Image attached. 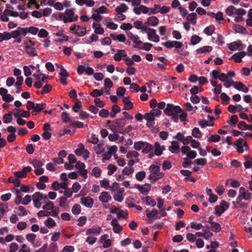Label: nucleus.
<instances>
[{
  "instance_id": "1",
  "label": "nucleus",
  "mask_w": 252,
  "mask_h": 252,
  "mask_svg": "<svg viewBox=\"0 0 252 252\" xmlns=\"http://www.w3.org/2000/svg\"><path fill=\"white\" fill-rule=\"evenodd\" d=\"M161 5L160 4H155L152 7H148L145 5H140V6L134 7L133 9V12L137 15L141 13L144 14L155 15L160 12Z\"/></svg>"
},
{
  "instance_id": "43",
  "label": "nucleus",
  "mask_w": 252,
  "mask_h": 252,
  "mask_svg": "<svg viewBox=\"0 0 252 252\" xmlns=\"http://www.w3.org/2000/svg\"><path fill=\"white\" fill-rule=\"evenodd\" d=\"M207 160L206 158H198L194 160L193 163L198 166L203 167L207 164Z\"/></svg>"
},
{
  "instance_id": "5",
  "label": "nucleus",
  "mask_w": 252,
  "mask_h": 252,
  "mask_svg": "<svg viewBox=\"0 0 252 252\" xmlns=\"http://www.w3.org/2000/svg\"><path fill=\"white\" fill-rule=\"evenodd\" d=\"M160 168L157 165H152L149 167V170L151 173L150 178L154 180L160 179L163 177V174L159 172Z\"/></svg>"
},
{
  "instance_id": "6",
  "label": "nucleus",
  "mask_w": 252,
  "mask_h": 252,
  "mask_svg": "<svg viewBox=\"0 0 252 252\" xmlns=\"http://www.w3.org/2000/svg\"><path fill=\"white\" fill-rule=\"evenodd\" d=\"M182 112V109L179 106H175L172 104L168 103L166 107L164 109V112L167 115L178 114Z\"/></svg>"
},
{
  "instance_id": "62",
  "label": "nucleus",
  "mask_w": 252,
  "mask_h": 252,
  "mask_svg": "<svg viewBox=\"0 0 252 252\" xmlns=\"http://www.w3.org/2000/svg\"><path fill=\"white\" fill-rule=\"evenodd\" d=\"M46 105L45 103L34 104V112H39L46 108Z\"/></svg>"
},
{
  "instance_id": "24",
  "label": "nucleus",
  "mask_w": 252,
  "mask_h": 252,
  "mask_svg": "<svg viewBox=\"0 0 252 252\" xmlns=\"http://www.w3.org/2000/svg\"><path fill=\"white\" fill-rule=\"evenodd\" d=\"M158 19L155 16L148 17L145 22V24L152 27H157L158 25Z\"/></svg>"
},
{
  "instance_id": "61",
  "label": "nucleus",
  "mask_w": 252,
  "mask_h": 252,
  "mask_svg": "<svg viewBox=\"0 0 252 252\" xmlns=\"http://www.w3.org/2000/svg\"><path fill=\"white\" fill-rule=\"evenodd\" d=\"M220 140V135L217 134L211 135L208 139V142H212L214 143L218 142Z\"/></svg>"
},
{
  "instance_id": "44",
  "label": "nucleus",
  "mask_w": 252,
  "mask_h": 252,
  "mask_svg": "<svg viewBox=\"0 0 252 252\" xmlns=\"http://www.w3.org/2000/svg\"><path fill=\"white\" fill-rule=\"evenodd\" d=\"M101 227H98L97 228H92L88 229L86 231V234L87 235H91L92 234L98 235L101 232Z\"/></svg>"
},
{
  "instance_id": "16",
  "label": "nucleus",
  "mask_w": 252,
  "mask_h": 252,
  "mask_svg": "<svg viewBox=\"0 0 252 252\" xmlns=\"http://www.w3.org/2000/svg\"><path fill=\"white\" fill-rule=\"evenodd\" d=\"M219 79L223 83L224 86L227 88H229L232 85V83H233L232 79L228 78L227 74L221 72Z\"/></svg>"
},
{
  "instance_id": "42",
  "label": "nucleus",
  "mask_w": 252,
  "mask_h": 252,
  "mask_svg": "<svg viewBox=\"0 0 252 252\" xmlns=\"http://www.w3.org/2000/svg\"><path fill=\"white\" fill-rule=\"evenodd\" d=\"M206 193L209 196V201L210 202L215 203L217 201L218 196L212 192V190H206Z\"/></svg>"
},
{
  "instance_id": "48",
  "label": "nucleus",
  "mask_w": 252,
  "mask_h": 252,
  "mask_svg": "<svg viewBox=\"0 0 252 252\" xmlns=\"http://www.w3.org/2000/svg\"><path fill=\"white\" fill-rule=\"evenodd\" d=\"M147 216L149 218H152L155 217L156 219H159L160 217L157 216V215L158 214V211L156 209H153L151 212H149L147 210Z\"/></svg>"
},
{
  "instance_id": "57",
  "label": "nucleus",
  "mask_w": 252,
  "mask_h": 252,
  "mask_svg": "<svg viewBox=\"0 0 252 252\" xmlns=\"http://www.w3.org/2000/svg\"><path fill=\"white\" fill-rule=\"evenodd\" d=\"M3 122L5 124L10 123L12 121V116L11 113L5 114L2 118Z\"/></svg>"
},
{
  "instance_id": "54",
  "label": "nucleus",
  "mask_w": 252,
  "mask_h": 252,
  "mask_svg": "<svg viewBox=\"0 0 252 252\" xmlns=\"http://www.w3.org/2000/svg\"><path fill=\"white\" fill-rule=\"evenodd\" d=\"M125 190H119L116 194H114L113 197L115 200L122 202L123 200V194Z\"/></svg>"
},
{
  "instance_id": "39",
  "label": "nucleus",
  "mask_w": 252,
  "mask_h": 252,
  "mask_svg": "<svg viewBox=\"0 0 252 252\" xmlns=\"http://www.w3.org/2000/svg\"><path fill=\"white\" fill-rule=\"evenodd\" d=\"M128 8L126 4L122 3L116 7L115 11L117 13H123L126 12Z\"/></svg>"
},
{
  "instance_id": "20",
  "label": "nucleus",
  "mask_w": 252,
  "mask_h": 252,
  "mask_svg": "<svg viewBox=\"0 0 252 252\" xmlns=\"http://www.w3.org/2000/svg\"><path fill=\"white\" fill-rule=\"evenodd\" d=\"M32 169L31 167L26 166L24 167L21 171H15L14 174L17 178H23L26 177L27 173L30 172Z\"/></svg>"
},
{
  "instance_id": "32",
  "label": "nucleus",
  "mask_w": 252,
  "mask_h": 252,
  "mask_svg": "<svg viewBox=\"0 0 252 252\" xmlns=\"http://www.w3.org/2000/svg\"><path fill=\"white\" fill-rule=\"evenodd\" d=\"M127 54L124 50H119L114 55V59L116 61H120L123 57H126Z\"/></svg>"
},
{
  "instance_id": "21",
  "label": "nucleus",
  "mask_w": 252,
  "mask_h": 252,
  "mask_svg": "<svg viewBox=\"0 0 252 252\" xmlns=\"http://www.w3.org/2000/svg\"><path fill=\"white\" fill-rule=\"evenodd\" d=\"M68 75L69 74L63 66H61L59 79L62 84L65 85L66 84V79Z\"/></svg>"
},
{
  "instance_id": "17",
  "label": "nucleus",
  "mask_w": 252,
  "mask_h": 252,
  "mask_svg": "<svg viewBox=\"0 0 252 252\" xmlns=\"http://www.w3.org/2000/svg\"><path fill=\"white\" fill-rule=\"evenodd\" d=\"M54 35L57 37V38L54 39V41L56 42L62 43L69 40L68 36L63 33V32H57L55 33Z\"/></svg>"
},
{
  "instance_id": "33",
  "label": "nucleus",
  "mask_w": 252,
  "mask_h": 252,
  "mask_svg": "<svg viewBox=\"0 0 252 252\" xmlns=\"http://www.w3.org/2000/svg\"><path fill=\"white\" fill-rule=\"evenodd\" d=\"M237 126L238 128L242 130H252V125H247L244 121L240 122Z\"/></svg>"
},
{
  "instance_id": "63",
  "label": "nucleus",
  "mask_w": 252,
  "mask_h": 252,
  "mask_svg": "<svg viewBox=\"0 0 252 252\" xmlns=\"http://www.w3.org/2000/svg\"><path fill=\"white\" fill-rule=\"evenodd\" d=\"M101 174V170L98 167H94L92 171V175L95 177H99Z\"/></svg>"
},
{
  "instance_id": "49",
  "label": "nucleus",
  "mask_w": 252,
  "mask_h": 252,
  "mask_svg": "<svg viewBox=\"0 0 252 252\" xmlns=\"http://www.w3.org/2000/svg\"><path fill=\"white\" fill-rule=\"evenodd\" d=\"M25 50L32 47L34 45V42L30 39L26 38L23 41Z\"/></svg>"
},
{
  "instance_id": "27",
  "label": "nucleus",
  "mask_w": 252,
  "mask_h": 252,
  "mask_svg": "<svg viewBox=\"0 0 252 252\" xmlns=\"http://www.w3.org/2000/svg\"><path fill=\"white\" fill-rule=\"evenodd\" d=\"M81 203L88 208H92L93 205V200L90 197H83L81 198Z\"/></svg>"
},
{
  "instance_id": "45",
  "label": "nucleus",
  "mask_w": 252,
  "mask_h": 252,
  "mask_svg": "<svg viewBox=\"0 0 252 252\" xmlns=\"http://www.w3.org/2000/svg\"><path fill=\"white\" fill-rule=\"evenodd\" d=\"M91 18L95 21H98L101 20V19L102 18V16L99 13V12L96 9V8H93L92 9V16Z\"/></svg>"
},
{
  "instance_id": "18",
  "label": "nucleus",
  "mask_w": 252,
  "mask_h": 252,
  "mask_svg": "<svg viewBox=\"0 0 252 252\" xmlns=\"http://www.w3.org/2000/svg\"><path fill=\"white\" fill-rule=\"evenodd\" d=\"M128 37L134 43V47L141 49L142 41L139 39V37L137 35L134 34L131 32L127 33Z\"/></svg>"
},
{
  "instance_id": "58",
  "label": "nucleus",
  "mask_w": 252,
  "mask_h": 252,
  "mask_svg": "<svg viewBox=\"0 0 252 252\" xmlns=\"http://www.w3.org/2000/svg\"><path fill=\"white\" fill-rule=\"evenodd\" d=\"M144 145L142 150V152L144 153H148L153 149V146L149 143L145 142Z\"/></svg>"
},
{
  "instance_id": "34",
  "label": "nucleus",
  "mask_w": 252,
  "mask_h": 252,
  "mask_svg": "<svg viewBox=\"0 0 252 252\" xmlns=\"http://www.w3.org/2000/svg\"><path fill=\"white\" fill-rule=\"evenodd\" d=\"M30 112L27 111H24L22 109H17V112L14 114L15 118H18L20 116L22 117L28 118L30 116Z\"/></svg>"
},
{
  "instance_id": "13",
  "label": "nucleus",
  "mask_w": 252,
  "mask_h": 252,
  "mask_svg": "<svg viewBox=\"0 0 252 252\" xmlns=\"http://www.w3.org/2000/svg\"><path fill=\"white\" fill-rule=\"evenodd\" d=\"M147 33L149 40L157 43L159 41V36L157 34L156 30L150 29L147 32Z\"/></svg>"
},
{
  "instance_id": "7",
  "label": "nucleus",
  "mask_w": 252,
  "mask_h": 252,
  "mask_svg": "<svg viewBox=\"0 0 252 252\" xmlns=\"http://www.w3.org/2000/svg\"><path fill=\"white\" fill-rule=\"evenodd\" d=\"M70 31L72 34H75L78 36L82 37L85 35L87 32L85 27L74 25L70 28Z\"/></svg>"
},
{
  "instance_id": "51",
  "label": "nucleus",
  "mask_w": 252,
  "mask_h": 252,
  "mask_svg": "<svg viewBox=\"0 0 252 252\" xmlns=\"http://www.w3.org/2000/svg\"><path fill=\"white\" fill-rule=\"evenodd\" d=\"M36 237V235L34 233H29L26 235V238L27 240L30 242H31L33 245L34 247H37L38 245H34V241L35 239V238Z\"/></svg>"
},
{
  "instance_id": "23",
  "label": "nucleus",
  "mask_w": 252,
  "mask_h": 252,
  "mask_svg": "<svg viewBox=\"0 0 252 252\" xmlns=\"http://www.w3.org/2000/svg\"><path fill=\"white\" fill-rule=\"evenodd\" d=\"M69 182L62 181L61 183L54 182L52 185V189H67L68 188Z\"/></svg>"
},
{
  "instance_id": "8",
  "label": "nucleus",
  "mask_w": 252,
  "mask_h": 252,
  "mask_svg": "<svg viewBox=\"0 0 252 252\" xmlns=\"http://www.w3.org/2000/svg\"><path fill=\"white\" fill-rule=\"evenodd\" d=\"M181 150L182 154L187 156L186 158L193 159L196 158L197 156L196 152L192 150L188 146H182Z\"/></svg>"
},
{
  "instance_id": "35",
  "label": "nucleus",
  "mask_w": 252,
  "mask_h": 252,
  "mask_svg": "<svg viewBox=\"0 0 252 252\" xmlns=\"http://www.w3.org/2000/svg\"><path fill=\"white\" fill-rule=\"evenodd\" d=\"M232 29L234 31L236 32L241 33V34H246L247 31L245 28L244 27L238 25V24H234L232 26Z\"/></svg>"
},
{
  "instance_id": "46",
  "label": "nucleus",
  "mask_w": 252,
  "mask_h": 252,
  "mask_svg": "<svg viewBox=\"0 0 252 252\" xmlns=\"http://www.w3.org/2000/svg\"><path fill=\"white\" fill-rule=\"evenodd\" d=\"M25 32V35L30 32L32 34L35 35L38 33V29L34 27H30L29 28H24Z\"/></svg>"
},
{
  "instance_id": "19",
  "label": "nucleus",
  "mask_w": 252,
  "mask_h": 252,
  "mask_svg": "<svg viewBox=\"0 0 252 252\" xmlns=\"http://www.w3.org/2000/svg\"><path fill=\"white\" fill-rule=\"evenodd\" d=\"M25 32L24 29L23 28L19 27L16 30L9 32L10 39L11 38H16L20 36H25Z\"/></svg>"
},
{
  "instance_id": "12",
  "label": "nucleus",
  "mask_w": 252,
  "mask_h": 252,
  "mask_svg": "<svg viewBox=\"0 0 252 252\" xmlns=\"http://www.w3.org/2000/svg\"><path fill=\"white\" fill-rule=\"evenodd\" d=\"M77 73L80 75L83 74L84 72H85L86 74L88 75H92L94 72V70L92 67L90 66L85 67L83 65H78L77 69Z\"/></svg>"
},
{
  "instance_id": "22",
  "label": "nucleus",
  "mask_w": 252,
  "mask_h": 252,
  "mask_svg": "<svg viewBox=\"0 0 252 252\" xmlns=\"http://www.w3.org/2000/svg\"><path fill=\"white\" fill-rule=\"evenodd\" d=\"M231 86H233L235 89L239 91H242L244 93H248L249 91L248 88L240 82L233 81Z\"/></svg>"
},
{
  "instance_id": "41",
  "label": "nucleus",
  "mask_w": 252,
  "mask_h": 252,
  "mask_svg": "<svg viewBox=\"0 0 252 252\" xmlns=\"http://www.w3.org/2000/svg\"><path fill=\"white\" fill-rule=\"evenodd\" d=\"M123 101L125 103V109L129 110L133 107V103L129 100V98L128 97H125L123 98Z\"/></svg>"
},
{
  "instance_id": "55",
  "label": "nucleus",
  "mask_w": 252,
  "mask_h": 252,
  "mask_svg": "<svg viewBox=\"0 0 252 252\" xmlns=\"http://www.w3.org/2000/svg\"><path fill=\"white\" fill-rule=\"evenodd\" d=\"M43 198L47 199V196L46 195L44 196L42 193H41L39 192H36L33 194L32 196L33 201H34L35 200H36V199H37L38 201H40Z\"/></svg>"
},
{
  "instance_id": "64",
  "label": "nucleus",
  "mask_w": 252,
  "mask_h": 252,
  "mask_svg": "<svg viewBox=\"0 0 252 252\" xmlns=\"http://www.w3.org/2000/svg\"><path fill=\"white\" fill-rule=\"evenodd\" d=\"M72 212L75 215H79L81 212V206L79 204H75L72 208Z\"/></svg>"
},
{
  "instance_id": "14",
  "label": "nucleus",
  "mask_w": 252,
  "mask_h": 252,
  "mask_svg": "<svg viewBox=\"0 0 252 252\" xmlns=\"http://www.w3.org/2000/svg\"><path fill=\"white\" fill-rule=\"evenodd\" d=\"M75 166L78 170L80 174L83 177L84 179H86L87 178V171L85 169L86 167L85 164L84 163L78 161L76 162Z\"/></svg>"
},
{
  "instance_id": "15",
  "label": "nucleus",
  "mask_w": 252,
  "mask_h": 252,
  "mask_svg": "<svg viewBox=\"0 0 252 252\" xmlns=\"http://www.w3.org/2000/svg\"><path fill=\"white\" fill-rule=\"evenodd\" d=\"M227 46L229 49L231 51L242 50L245 48V46L243 45L240 40H237L228 44Z\"/></svg>"
},
{
  "instance_id": "3",
  "label": "nucleus",
  "mask_w": 252,
  "mask_h": 252,
  "mask_svg": "<svg viewBox=\"0 0 252 252\" xmlns=\"http://www.w3.org/2000/svg\"><path fill=\"white\" fill-rule=\"evenodd\" d=\"M33 76L35 79V82L34 86L37 89L41 88L46 79H47L49 76L45 74L39 72V73H34Z\"/></svg>"
},
{
  "instance_id": "38",
  "label": "nucleus",
  "mask_w": 252,
  "mask_h": 252,
  "mask_svg": "<svg viewBox=\"0 0 252 252\" xmlns=\"http://www.w3.org/2000/svg\"><path fill=\"white\" fill-rule=\"evenodd\" d=\"M93 28L94 29V32L97 34H103L104 32V29L101 27L99 24L94 23Z\"/></svg>"
},
{
  "instance_id": "47",
  "label": "nucleus",
  "mask_w": 252,
  "mask_h": 252,
  "mask_svg": "<svg viewBox=\"0 0 252 252\" xmlns=\"http://www.w3.org/2000/svg\"><path fill=\"white\" fill-rule=\"evenodd\" d=\"M212 47L210 46H203L196 50L197 54H201L203 53L210 52L212 50Z\"/></svg>"
},
{
  "instance_id": "4",
  "label": "nucleus",
  "mask_w": 252,
  "mask_h": 252,
  "mask_svg": "<svg viewBox=\"0 0 252 252\" xmlns=\"http://www.w3.org/2000/svg\"><path fill=\"white\" fill-rule=\"evenodd\" d=\"M18 14L16 11L13 10V8L11 5L6 4V9H5L2 14L0 17L2 21L4 22H7L9 20L8 16H11L13 17H17Z\"/></svg>"
},
{
  "instance_id": "10",
  "label": "nucleus",
  "mask_w": 252,
  "mask_h": 252,
  "mask_svg": "<svg viewBox=\"0 0 252 252\" xmlns=\"http://www.w3.org/2000/svg\"><path fill=\"white\" fill-rule=\"evenodd\" d=\"M75 153L78 156H82L85 160L89 157L90 154L87 149H85L83 144L79 145V148L75 150Z\"/></svg>"
},
{
  "instance_id": "50",
  "label": "nucleus",
  "mask_w": 252,
  "mask_h": 252,
  "mask_svg": "<svg viewBox=\"0 0 252 252\" xmlns=\"http://www.w3.org/2000/svg\"><path fill=\"white\" fill-rule=\"evenodd\" d=\"M113 156L118 165L122 167H123L125 165L126 161L124 158L122 157H119L116 154L114 155Z\"/></svg>"
},
{
  "instance_id": "28",
  "label": "nucleus",
  "mask_w": 252,
  "mask_h": 252,
  "mask_svg": "<svg viewBox=\"0 0 252 252\" xmlns=\"http://www.w3.org/2000/svg\"><path fill=\"white\" fill-rule=\"evenodd\" d=\"M99 199L103 203H106L112 199V197L107 192L103 191L99 196Z\"/></svg>"
},
{
  "instance_id": "40",
  "label": "nucleus",
  "mask_w": 252,
  "mask_h": 252,
  "mask_svg": "<svg viewBox=\"0 0 252 252\" xmlns=\"http://www.w3.org/2000/svg\"><path fill=\"white\" fill-rule=\"evenodd\" d=\"M239 194L244 200H249L251 198V193L249 190H240Z\"/></svg>"
},
{
  "instance_id": "9",
  "label": "nucleus",
  "mask_w": 252,
  "mask_h": 252,
  "mask_svg": "<svg viewBox=\"0 0 252 252\" xmlns=\"http://www.w3.org/2000/svg\"><path fill=\"white\" fill-rule=\"evenodd\" d=\"M237 152L243 153L245 150H248L249 147L247 142L243 138H239L235 144Z\"/></svg>"
},
{
  "instance_id": "52",
  "label": "nucleus",
  "mask_w": 252,
  "mask_h": 252,
  "mask_svg": "<svg viewBox=\"0 0 252 252\" xmlns=\"http://www.w3.org/2000/svg\"><path fill=\"white\" fill-rule=\"evenodd\" d=\"M191 134L194 137L198 139L201 138L202 135L201 132L197 127H194L192 129Z\"/></svg>"
},
{
  "instance_id": "31",
  "label": "nucleus",
  "mask_w": 252,
  "mask_h": 252,
  "mask_svg": "<svg viewBox=\"0 0 252 252\" xmlns=\"http://www.w3.org/2000/svg\"><path fill=\"white\" fill-rule=\"evenodd\" d=\"M246 56V53L244 51L240 52L234 54L230 58L233 59L236 63H240L242 61V58Z\"/></svg>"
},
{
  "instance_id": "59",
  "label": "nucleus",
  "mask_w": 252,
  "mask_h": 252,
  "mask_svg": "<svg viewBox=\"0 0 252 252\" xmlns=\"http://www.w3.org/2000/svg\"><path fill=\"white\" fill-rule=\"evenodd\" d=\"M201 39V38L199 36L196 34L193 35L190 38V45H195L200 42Z\"/></svg>"
},
{
  "instance_id": "29",
  "label": "nucleus",
  "mask_w": 252,
  "mask_h": 252,
  "mask_svg": "<svg viewBox=\"0 0 252 252\" xmlns=\"http://www.w3.org/2000/svg\"><path fill=\"white\" fill-rule=\"evenodd\" d=\"M103 23L108 29L111 30H115L118 28L117 24L114 23L110 19H106L104 20Z\"/></svg>"
},
{
  "instance_id": "2",
  "label": "nucleus",
  "mask_w": 252,
  "mask_h": 252,
  "mask_svg": "<svg viewBox=\"0 0 252 252\" xmlns=\"http://www.w3.org/2000/svg\"><path fill=\"white\" fill-rule=\"evenodd\" d=\"M74 9H67L64 13L60 15V19L63 21L64 23H70L78 19V16L75 15Z\"/></svg>"
},
{
  "instance_id": "11",
  "label": "nucleus",
  "mask_w": 252,
  "mask_h": 252,
  "mask_svg": "<svg viewBox=\"0 0 252 252\" xmlns=\"http://www.w3.org/2000/svg\"><path fill=\"white\" fill-rule=\"evenodd\" d=\"M161 44L168 49H170L173 47H175L176 49H180L183 46L182 42L174 40H168L162 43Z\"/></svg>"
},
{
  "instance_id": "25",
  "label": "nucleus",
  "mask_w": 252,
  "mask_h": 252,
  "mask_svg": "<svg viewBox=\"0 0 252 252\" xmlns=\"http://www.w3.org/2000/svg\"><path fill=\"white\" fill-rule=\"evenodd\" d=\"M144 119L147 121L146 125L148 126H152L155 125V117L152 115L150 112L146 113L144 115Z\"/></svg>"
},
{
  "instance_id": "37",
  "label": "nucleus",
  "mask_w": 252,
  "mask_h": 252,
  "mask_svg": "<svg viewBox=\"0 0 252 252\" xmlns=\"http://www.w3.org/2000/svg\"><path fill=\"white\" fill-rule=\"evenodd\" d=\"M226 187L237 188L239 187L240 184L236 180H228L225 182Z\"/></svg>"
},
{
  "instance_id": "30",
  "label": "nucleus",
  "mask_w": 252,
  "mask_h": 252,
  "mask_svg": "<svg viewBox=\"0 0 252 252\" xmlns=\"http://www.w3.org/2000/svg\"><path fill=\"white\" fill-rule=\"evenodd\" d=\"M169 150L172 153H177L180 151L179 143L177 141H173L169 147Z\"/></svg>"
},
{
  "instance_id": "53",
  "label": "nucleus",
  "mask_w": 252,
  "mask_h": 252,
  "mask_svg": "<svg viewBox=\"0 0 252 252\" xmlns=\"http://www.w3.org/2000/svg\"><path fill=\"white\" fill-rule=\"evenodd\" d=\"M196 19L197 14L194 12L189 14L187 17V19L193 24H196Z\"/></svg>"
},
{
  "instance_id": "56",
  "label": "nucleus",
  "mask_w": 252,
  "mask_h": 252,
  "mask_svg": "<svg viewBox=\"0 0 252 252\" xmlns=\"http://www.w3.org/2000/svg\"><path fill=\"white\" fill-rule=\"evenodd\" d=\"M45 225L49 228H52L56 225L55 220L51 218H49L44 222Z\"/></svg>"
},
{
  "instance_id": "60",
  "label": "nucleus",
  "mask_w": 252,
  "mask_h": 252,
  "mask_svg": "<svg viewBox=\"0 0 252 252\" xmlns=\"http://www.w3.org/2000/svg\"><path fill=\"white\" fill-rule=\"evenodd\" d=\"M238 119L236 115H232L230 120L228 121V124L231 126H235V125L238 123Z\"/></svg>"
},
{
  "instance_id": "26",
  "label": "nucleus",
  "mask_w": 252,
  "mask_h": 252,
  "mask_svg": "<svg viewBox=\"0 0 252 252\" xmlns=\"http://www.w3.org/2000/svg\"><path fill=\"white\" fill-rule=\"evenodd\" d=\"M153 149H154L155 155L160 156L162 154L163 151L165 150V146L160 145L158 142H156L155 143Z\"/></svg>"
},
{
  "instance_id": "36",
  "label": "nucleus",
  "mask_w": 252,
  "mask_h": 252,
  "mask_svg": "<svg viewBox=\"0 0 252 252\" xmlns=\"http://www.w3.org/2000/svg\"><path fill=\"white\" fill-rule=\"evenodd\" d=\"M110 37L114 40H118L120 42H125L126 36L124 34L111 33Z\"/></svg>"
}]
</instances>
